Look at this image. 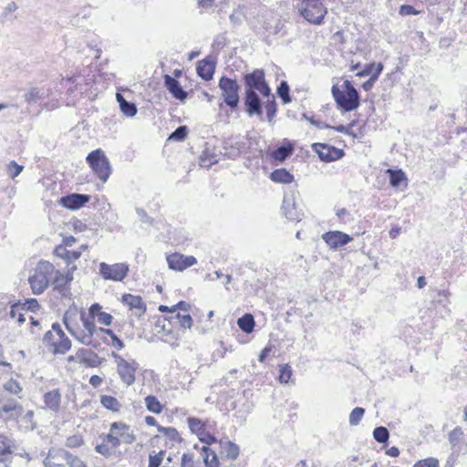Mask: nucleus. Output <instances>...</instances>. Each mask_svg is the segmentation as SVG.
<instances>
[{"mask_svg":"<svg viewBox=\"0 0 467 467\" xmlns=\"http://www.w3.org/2000/svg\"><path fill=\"white\" fill-rule=\"evenodd\" d=\"M463 432L461 428L457 427L449 434V441L452 447H455L461 441Z\"/></svg>","mask_w":467,"mask_h":467,"instance_id":"nucleus-50","label":"nucleus"},{"mask_svg":"<svg viewBox=\"0 0 467 467\" xmlns=\"http://www.w3.org/2000/svg\"><path fill=\"white\" fill-rule=\"evenodd\" d=\"M136 436L130 426L122 421H115L110 424L109 431L105 436V441L112 447H119L121 443L131 444L135 441Z\"/></svg>","mask_w":467,"mask_h":467,"instance_id":"nucleus-5","label":"nucleus"},{"mask_svg":"<svg viewBox=\"0 0 467 467\" xmlns=\"http://www.w3.org/2000/svg\"><path fill=\"white\" fill-rule=\"evenodd\" d=\"M6 170L9 177L15 179L22 172L24 166L17 164L15 161H11L6 165Z\"/></svg>","mask_w":467,"mask_h":467,"instance_id":"nucleus-48","label":"nucleus"},{"mask_svg":"<svg viewBox=\"0 0 467 467\" xmlns=\"http://www.w3.org/2000/svg\"><path fill=\"white\" fill-rule=\"evenodd\" d=\"M116 449H117V447H112V445H110L109 442L105 441V437L103 438V442L101 444H98L95 447V451L98 453H99L107 458L113 455Z\"/></svg>","mask_w":467,"mask_h":467,"instance_id":"nucleus-39","label":"nucleus"},{"mask_svg":"<svg viewBox=\"0 0 467 467\" xmlns=\"http://www.w3.org/2000/svg\"><path fill=\"white\" fill-rule=\"evenodd\" d=\"M111 356L116 362V369L120 380L126 386H131L136 380V373L139 368V364L136 360H127L115 352H112Z\"/></svg>","mask_w":467,"mask_h":467,"instance_id":"nucleus-8","label":"nucleus"},{"mask_svg":"<svg viewBox=\"0 0 467 467\" xmlns=\"http://www.w3.org/2000/svg\"><path fill=\"white\" fill-rule=\"evenodd\" d=\"M183 258L184 255L179 253H174L167 256L168 265L171 269L176 271H183Z\"/></svg>","mask_w":467,"mask_h":467,"instance_id":"nucleus-32","label":"nucleus"},{"mask_svg":"<svg viewBox=\"0 0 467 467\" xmlns=\"http://www.w3.org/2000/svg\"><path fill=\"white\" fill-rule=\"evenodd\" d=\"M343 90L337 85L331 88V93L339 109L345 112L352 111L360 105V98L358 90L349 80L343 83Z\"/></svg>","mask_w":467,"mask_h":467,"instance_id":"nucleus-1","label":"nucleus"},{"mask_svg":"<svg viewBox=\"0 0 467 467\" xmlns=\"http://www.w3.org/2000/svg\"><path fill=\"white\" fill-rule=\"evenodd\" d=\"M292 369L288 365L283 366L280 368L279 379L283 383H287L291 378Z\"/></svg>","mask_w":467,"mask_h":467,"instance_id":"nucleus-58","label":"nucleus"},{"mask_svg":"<svg viewBox=\"0 0 467 467\" xmlns=\"http://www.w3.org/2000/svg\"><path fill=\"white\" fill-rule=\"evenodd\" d=\"M374 439L379 443H385L389 438V432L386 427H377L373 431Z\"/></svg>","mask_w":467,"mask_h":467,"instance_id":"nucleus-42","label":"nucleus"},{"mask_svg":"<svg viewBox=\"0 0 467 467\" xmlns=\"http://www.w3.org/2000/svg\"><path fill=\"white\" fill-rule=\"evenodd\" d=\"M145 404L147 410L152 413L159 414L162 411L163 407L155 396H147L145 398Z\"/></svg>","mask_w":467,"mask_h":467,"instance_id":"nucleus-37","label":"nucleus"},{"mask_svg":"<svg viewBox=\"0 0 467 467\" xmlns=\"http://www.w3.org/2000/svg\"><path fill=\"white\" fill-rule=\"evenodd\" d=\"M276 93L284 104L291 102L290 88L286 81L282 80L277 87Z\"/></svg>","mask_w":467,"mask_h":467,"instance_id":"nucleus-35","label":"nucleus"},{"mask_svg":"<svg viewBox=\"0 0 467 467\" xmlns=\"http://www.w3.org/2000/svg\"><path fill=\"white\" fill-rule=\"evenodd\" d=\"M377 65L376 63H369V64H367L365 65L364 68L359 71L357 76L358 77H367V76H371L377 69Z\"/></svg>","mask_w":467,"mask_h":467,"instance_id":"nucleus-61","label":"nucleus"},{"mask_svg":"<svg viewBox=\"0 0 467 467\" xmlns=\"http://www.w3.org/2000/svg\"><path fill=\"white\" fill-rule=\"evenodd\" d=\"M244 104L248 116H263V103L256 92L245 90Z\"/></svg>","mask_w":467,"mask_h":467,"instance_id":"nucleus-12","label":"nucleus"},{"mask_svg":"<svg viewBox=\"0 0 467 467\" xmlns=\"http://www.w3.org/2000/svg\"><path fill=\"white\" fill-rule=\"evenodd\" d=\"M221 444L228 459L235 460L238 457L240 451L239 447L235 443L229 441H221Z\"/></svg>","mask_w":467,"mask_h":467,"instance_id":"nucleus-36","label":"nucleus"},{"mask_svg":"<svg viewBox=\"0 0 467 467\" xmlns=\"http://www.w3.org/2000/svg\"><path fill=\"white\" fill-rule=\"evenodd\" d=\"M171 319L177 320L180 326L184 328H190L192 326V318L189 314L182 315L177 313L174 316H171Z\"/></svg>","mask_w":467,"mask_h":467,"instance_id":"nucleus-43","label":"nucleus"},{"mask_svg":"<svg viewBox=\"0 0 467 467\" xmlns=\"http://www.w3.org/2000/svg\"><path fill=\"white\" fill-rule=\"evenodd\" d=\"M198 438H199V440L202 442H203V443H205L207 445L214 443L217 441L216 438L213 435H212L211 433H209L205 430L201 431V433L198 435Z\"/></svg>","mask_w":467,"mask_h":467,"instance_id":"nucleus-59","label":"nucleus"},{"mask_svg":"<svg viewBox=\"0 0 467 467\" xmlns=\"http://www.w3.org/2000/svg\"><path fill=\"white\" fill-rule=\"evenodd\" d=\"M116 99L123 114H125L127 117H133L136 115L138 110L136 105L133 102L127 101L119 93L116 94Z\"/></svg>","mask_w":467,"mask_h":467,"instance_id":"nucleus-27","label":"nucleus"},{"mask_svg":"<svg viewBox=\"0 0 467 467\" xmlns=\"http://www.w3.org/2000/svg\"><path fill=\"white\" fill-rule=\"evenodd\" d=\"M63 323L67 330L74 337L78 342L86 346H92L97 348L98 342H95L92 336H89L84 329L76 328L68 320V313L66 312L63 317Z\"/></svg>","mask_w":467,"mask_h":467,"instance_id":"nucleus-13","label":"nucleus"},{"mask_svg":"<svg viewBox=\"0 0 467 467\" xmlns=\"http://www.w3.org/2000/svg\"><path fill=\"white\" fill-rule=\"evenodd\" d=\"M270 179L276 183H291L294 181V175L286 169H276L270 174Z\"/></svg>","mask_w":467,"mask_h":467,"instance_id":"nucleus-25","label":"nucleus"},{"mask_svg":"<svg viewBox=\"0 0 467 467\" xmlns=\"http://www.w3.org/2000/svg\"><path fill=\"white\" fill-rule=\"evenodd\" d=\"M23 408L16 401H8L0 406V417L6 415L7 419H16L21 416Z\"/></svg>","mask_w":467,"mask_h":467,"instance_id":"nucleus-21","label":"nucleus"},{"mask_svg":"<svg viewBox=\"0 0 467 467\" xmlns=\"http://www.w3.org/2000/svg\"><path fill=\"white\" fill-rule=\"evenodd\" d=\"M294 151V147L290 144L288 145H281L277 149H275L273 153L272 157L280 162H283L285 161L288 157L292 155Z\"/></svg>","mask_w":467,"mask_h":467,"instance_id":"nucleus-30","label":"nucleus"},{"mask_svg":"<svg viewBox=\"0 0 467 467\" xmlns=\"http://www.w3.org/2000/svg\"><path fill=\"white\" fill-rule=\"evenodd\" d=\"M322 239L332 249H338L353 240V237L340 231H329L322 235Z\"/></svg>","mask_w":467,"mask_h":467,"instance_id":"nucleus-14","label":"nucleus"},{"mask_svg":"<svg viewBox=\"0 0 467 467\" xmlns=\"http://www.w3.org/2000/svg\"><path fill=\"white\" fill-rule=\"evenodd\" d=\"M365 410L360 407H357L349 414V424L351 426H357L361 419L363 418Z\"/></svg>","mask_w":467,"mask_h":467,"instance_id":"nucleus-47","label":"nucleus"},{"mask_svg":"<svg viewBox=\"0 0 467 467\" xmlns=\"http://www.w3.org/2000/svg\"><path fill=\"white\" fill-rule=\"evenodd\" d=\"M53 287L54 290L57 291V293L60 295L63 298H70L71 297V290L70 285L66 282V280L63 277V274L55 269V273L53 274Z\"/></svg>","mask_w":467,"mask_h":467,"instance_id":"nucleus-19","label":"nucleus"},{"mask_svg":"<svg viewBox=\"0 0 467 467\" xmlns=\"http://www.w3.org/2000/svg\"><path fill=\"white\" fill-rule=\"evenodd\" d=\"M90 197L87 194L71 193L60 199V204L69 210H78L88 202Z\"/></svg>","mask_w":467,"mask_h":467,"instance_id":"nucleus-15","label":"nucleus"},{"mask_svg":"<svg viewBox=\"0 0 467 467\" xmlns=\"http://www.w3.org/2000/svg\"><path fill=\"white\" fill-rule=\"evenodd\" d=\"M180 467H194V456L192 453H183Z\"/></svg>","mask_w":467,"mask_h":467,"instance_id":"nucleus-60","label":"nucleus"},{"mask_svg":"<svg viewBox=\"0 0 467 467\" xmlns=\"http://www.w3.org/2000/svg\"><path fill=\"white\" fill-rule=\"evenodd\" d=\"M122 302L133 310L137 317H141L146 311V306L140 296L125 294L122 296Z\"/></svg>","mask_w":467,"mask_h":467,"instance_id":"nucleus-18","label":"nucleus"},{"mask_svg":"<svg viewBox=\"0 0 467 467\" xmlns=\"http://www.w3.org/2000/svg\"><path fill=\"white\" fill-rule=\"evenodd\" d=\"M203 462L206 467H220L216 453L208 446L204 445L201 449Z\"/></svg>","mask_w":467,"mask_h":467,"instance_id":"nucleus-26","label":"nucleus"},{"mask_svg":"<svg viewBox=\"0 0 467 467\" xmlns=\"http://www.w3.org/2000/svg\"><path fill=\"white\" fill-rule=\"evenodd\" d=\"M187 421H188L190 430L193 433H196L197 436L201 433V431L205 430L204 423L199 419L189 417L187 419Z\"/></svg>","mask_w":467,"mask_h":467,"instance_id":"nucleus-46","label":"nucleus"},{"mask_svg":"<svg viewBox=\"0 0 467 467\" xmlns=\"http://www.w3.org/2000/svg\"><path fill=\"white\" fill-rule=\"evenodd\" d=\"M24 428L28 431H34L36 428V422L34 420V411L27 410L22 417Z\"/></svg>","mask_w":467,"mask_h":467,"instance_id":"nucleus-44","label":"nucleus"},{"mask_svg":"<svg viewBox=\"0 0 467 467\" xmlns=\"http://www.w3.org/2000/svg\"><path fill=\"white\" fill-rule=\"evenodd\" d=\"M420 12L416 10L410 5H402L400 7L399 14L400 16H410V15H418Z\"/></svg>","mask_w":467,"mask_h":467,"instance_id":"nucleus-62","label":"nucleus"},{"mask_svg":"<svg viewBox=\"0 0 467 467\" xmlns=\"http://www.w3.org/2000/svg\"><path fill=\"white\" fill-rule=\"evenodd\" d=\"M98 359H99L98 355L92 351V355L88 356L86 360H84L83 363L86 364L88 367L95 368V367H98L99 364Z\"/></svg>","mask_w":467,"mask_h":467,"instance_id":"nucleus-64","label":"nucleus"},{"mask_svg":"<svg viewBox=\"0 0 467 467\" xmlns=\"http://www.w3.org/2000/svg\"><path fill=\"white\" fill-rule=\"evenodd\" d=\"M164 86L172 95V97L182 102H184L188 97V93L182 88L180 82L171 76H164Z\"/></svg>","mask_w":467,"mask_h":467,"instance_id":"nucleus-17","label":"nucleus"},{"mask_svg":"<svg viewBox=\"0 0 467 467\" xmlns=\"http://www.w3.org/2000/svg\"><path fill=\"white\" fill-rule=\"evenodd\" d=\"M45 467H87L78 456L64 449L51 448L44 460Z\"/></svg>","mask_w":467,"mask_h":467,"instance_id":"nucleus-3","label":"nucleus"},{"mask_svg":"<svg viewBox=\"0 0 467 467\" xmlns=\"http://www.w3.org/2000/svg\"><path fill=\"white\" fill-rule=\"evenodd\" d=\"M83 444V439L79 435L69 436L66 441V446L68 448H78Z\"/></svg>","mask_w":467,"mask_h":467,"instance_id":"nucleus-55","label":"nucleus"},{"mask_svg":"<svg viewBox=\"0 0 467 467\" xmlns=\"http://www.w3.org/2000/svg\"><path fill=\"white\" fill-rule=\"evenodd\" d=\"M188 134L187 126L178 127L170 136L169 140L182 141L186 139Z\"/></svg>","mask_w":467,"mask_h":467,"instance_id":"nucleus-45","label":"nucleus"},{"mask_svg":"<svg viewBox=\"0 0 467 467\" xmlns=\"http://www.w3.org/2000/svg\"><path fill=\"white\" fill-rule=\"evenodd\" d=\"M23 310L26 309L31 312H36L40 308V305L36 298L26 299L25 303L21 304Z\"/></svg>","mask_w":467,"mask_h":467,"instance_id":"nucleus-56","label":"nucleus"},{"mask_svg":"<svg viewBox=\"0 0 467 467\" xmlns=\"http://www.w3.org/2000/svg\"><path fill=\"white\" fill-rule=\"evenodd\" d=\"M52 346L54 347L53 352L55 354H65L71 348V341L66 336V334L58 336V339L52 342Z\"/></svg>","mask_w":467,"mask_h":467,"instance_id":"nucleus-28","label":"nucleus"},{"mask_svg":"<svg viewBox=\"0 0 467 467\" xmlns=\"http://www.w3.org/2000/svg\"><path fill=\"white\" fill-rule=\"evenodd\" d=\"M313 150L323 161L331 162L341 159L344 156V150L325 143H314Z\"/></svg>","mask_w":467,"mask_h":467,"instance_id":"nucleus-11","label":"nucleus"},{"mask_svg":"<svg viewBox=\"0 0 467 467\" xmlns=\"http://www.w3.org/2000/svg\"><path fill=\"white\" fill-rule=\"evenodd\" d=\"M214 64L208 59H202L198 62L197 74L204 80H210L214 74Z\"/></svg>","mask_w":467,"mask_h":467,"instance_id":"nucleus-22","label":"nucleus"},{"mask_svg":"<svg viewBox=\"0 0 467 467\" xmlns=\"http://www.w3.org/2000/svg\"><path fill=\"white\" fill-rule=\"evenodd\" d=\"M129 265L126 264L119 263L109 265L100 263L99 274L106 280L122 281L128 275Z\"/></svg>","mask_w":467,"mask_h":467,"instance_id":"nucleus-10","label":"nucleus"},{"mask_svg":"<svg viewBox=\"0 0 467 467\" xmlns=\"http://www.w3.org/2000/svg\"><path fill=\"white\" fill-rule=\"evenodd\" d=\"M297 8L300 15L310 24L321 25L327 13L321 0H299Z\"/></svg>","mask_w":467,"mask_h":467,"instance_id":"nucleus-4","label":"nucleus"},{"mask_svg":"<svg viewBox=\"0 0 467 467\" xmlns=\"http://www.w3.org/2000/svg\"><path fill=\"white\" fill-rule=\"evenodd\" d=\"M218 87L222 91V98L226 106L232 109H236L240 102V86L236 79L223 76L219 79Z\"/></svg>","mask_w":467,"mask_h":467,"instance_id":"nucleus-7","label":"nucleus"},{"mask_svg":"<svg viewBox=\"0 0 467 467\" xmlns=\"http://www.w3.org/2000/svg\"><path fill=\"white\" fill-rule=\"evenodd\" d=\"M55 273V266L48 261L41 260L28 278V282L35 295H41L48 287Z\"/></svg>","mask_w":467,"mask_h":467,"instance_id":"nucleus-2","label":"nucleus"},{"mask_svg":"<svg viewBox=\"0 0 467 467\" xmlns=\"http://www.w3.org/2000/svg\"><path fill=\"white\" fill-rule=\"evenodd\" d=\"M112 316L109 313L102 312L101 314H99L98 317V322L99 324L105 325V326H110L112 323Z\"/></svg>","mask_w":467,"mask_h":467,"instance_id":"nucleus-63","label":"nucleus"},{"mask_svg":"<svg viewBox=\"0 0 467 467\" xmlns=\"http://www.w3.org/2000/svg\"><path fill=\"white\" fill-rule=\"evenodd\" d=\"M159 431L161 432L164 433V435L166 437H168L172 441H176L180 440L179 432L174 428L161 427V428H159Z\"/></svg>","mask_w":467,"mask_h":467,"instance_id":"nucleus-53","label":"nucleus"},{"mask_svg":"<svg viewBox=\"0 0 467 467\" xmlns=\"http://www.w3.org/2000/svg\"><path fill=\"white\" fill-rule=\"evenodd\" d=\"M265 109H266V116L269 122H271L274 119V117L276 114V102L275 98L274 95H270L269 98H267V100L265 103Z\"/></svg>","mask_w":467,"mask_h":467,"instance_id":"nucleus-40","label":"nucleus"},{"mask_svg":"<svg viewBox=\"0 0 467 467\" xmlns=\"http://www.w3.org/2000/svg\"><path fill=\"white\" fill-rule=\"evenodd\" d=\"M100 403L104 408L112 411H119L121 406L116 398L109 395L100 396Z\"/></svg>","mask_w":467,"mask_h":467,"instance_id":"nucleus-34","label":"nucleus"},{"mask_svg":"<svg viewBox=\"0 0 467 467\" xmlns=\"http://www.w3.org/2000/svg\"><path fill=\"white\" fill-rule=\"evenodd\" d=\"M245 90L258 91L263 97L269 98L271 88L265 78L264 69H254L253 72L244 76Z\"/></svg>","mask_w":467,"mask_h":467,"instance_id":"nucleus-9","label":"nucleus"},{"mask_svg":"<svg viewBox=\"0 0 467 467\" xmlns=\"http://www.w3.org/2000/svg\"><path fill=\"white\" fill-rule=\"evenodd\" d=\"M136 213L141 223L148 225H153L154 219L150 217L143 208H136Z\"/></svg>","mask_w":467,"mask_h":467,"instance_id":"nucleus-51","label":"nucleus"},{"mask_svg":"<svg viewBox=\"0 0 467 467\" xmlns=\"http://www.w3.org/2000/svg\"><path fill=\"white\" fill-rule=\"evenodd\" d=\"M237 325L242 331L246 334H250L254 328V318L252 314H244L243 317L238 318Z\"/></svg>","mask_w":467,"mask_h":467,"instance_id":"nucleus-29","label":"nucleus"},{"mask_svg":"<svg viewBox=\"0 0 467 467\" xmlns=\"http://www.w3.org/2000/svg\"><path fill=\"white\" fill-rule=\"evenodd\" d=\"M382 70H383L382 63H378L376 71L370 76V78L367 81H365L362 84V88L365 91H369L373 88L375 82L379 78V77L381 74Z\"/></svg>","mask_w":467,"mask_h":467,"instance_id":"nucleus-38","label":"nucleus"},{"mask_svg":"<svg viewBox=\"0 0 467 467\" xmlns=\"http://www.w3.org/2000/svg\"><path fill=\"white\" fill-rule=\"evenodd\" d=\"M164 453V451H161L159 453L155 455H150L148 467H160L163 461Z\"/></svg>","mask_w":467,"mask_h":467,"instance_id":"nucleus-54","label":"nucleus"},{"mask_svg":"<svg viewBox=\"0 0 467 467\" xmlns=\"http://www.w3.org/2000/svg\"><path fill=\"white\" fill-rule=\"evenodd\" d=\"M21 310H23V307L21 303L18 302L12 304L9 311L10 318H17V323L19 325L23 324L26 321L24 314L20 312Z\"/></svg>","mask_w":467,"mask_h":467,"instance_id":"nucleus-41","label":"nucleus"},{"mask_svg":"<svg viewBox=\"0 0 467 467\" xmlns=\"http://www.w3.org/2000/svg\"><path fill=\"white\" fill-rule=\"evenodd\" d=\"M45 407L53 412H57L61 404V393L58 389L47 391L43 396Z\"/></svg>","mask_w":467,"mask_h":467,"instance_id":"nucleus-20","label":"nucleus"},{"mask_svg":"<svg viewBox=\"0 0 467 467\" xmlns=\"http://www.w3.org/2000/svg\"><path fill=\"white\" fill-rule=\"evenodd\" d=\"M55 254L58 257L66 260L67 263L69 265L80 257L81 251L80 250H67V247L60 244L56 247Z\"/></svg>","mask_w":467,"mask_h":467,"instance_id":"nucleus-24","label":"nucleus"},{"mask_svg":"<svg viewBox=\"0 0 467 467\" xmlns=\"http://www.w3.org/2000/svg\"><path fill=\"white\" fill-rule=\"evenodd\" d=\"M4 389L12 394H18L22 391L20 383L15 379H9L7 382H5L4 384Z\"/></svg>","mask_w":467,"mask_h":467,"instance_id":"nucleus-49","label":"nucleus"},{"mask_svg":"<svg viewBox=\"0 0 467 467\" xmlns=\"http://www.w3.org/2000/svg\"><path fill=\"white\" fill-rule=\"evenodd\" d=\"M283 211L285 217L290 221H299L301 218V213L296 209L293 200H290L287 196H285L283 202Z\"/></svg>","mask_w":467,"mask_h":467,"instance_id":"nucleus-23","label":"nucleus"},{"mask_svg":"<svg viewBox=\"0 0 467 467\" xmlns=\"http://www.w3.org/2000/svg\"><path fill=\"white\" fill-rule=\"evenodd\" d=\"M389 183L392 187H399L401 182L407 180L406 174L401 170H388Z\"/></svg>","mask_w":467,"mask_h":467,"instance_id":"nucleus-33","label":"nucleus"},{"mask_svg":"<svg viewBox=\"0 0 467 467\" xmlns=\"http://www.w3.org/2000/svg\"><path fill=\"white\" fill-rule=\"evenodd\" d=\"M413 467H439V461L435 458H427L418 461Z\"/></svg>","mask_w":467,"mask_h":467,"instance_id":"nucleus-57","label":"nucleus"},{"mask_svg":"<svg viewBox=\"0 0 467 467\" xmlns=\"http://www.w3.org/2000/svg\"><path fill=\"white\" fill-rule=\"evenodd\" d=\"M80 320L82 322L84 330L88 333L89 336H99V329L92 318H89L85 312H81Z\"/></svg>","mask_w":467,"mask_h":467,"instance_id":"nucleus-31","label":"nucleus"},{"mask_svg":"<svg viewBox=\"0 0 467 467\" xmlns=\"http://www.w3.org/2000/svg\"><path fill=\"white\" fill-rule=\"evenodd\" d=\"M244 17V7L239 5L230 16V20L234 25H240Z\"/></svg>","mask_w":467,"mask_h":467,"instance_id":"nucleus-52","label":"nucleus"},{"mask_svg":"<svg viewBox=\"0 0 467 467\" xmlns=\"http://www.w3.org/2000/svg\"><path fill=\"white\" fill-rule=\"evenodd\" d=\"M50 94V88L45 86L30 87L27 89V91L24 94V99L27 104L32 105L48 98Z\"/></svg>","mask_w":467,"mask_h":467,"instance_id":"nucleus-16","label":"nucleus"},{"mask_svg":"<svg viewBox=\"0 0 467 467\" xmlns=\"http://www.w3.org/2000/svg\"><path fill=\"white\" fill-rule=\"evenodd\" d=\"M86 161L99 179L106 182L111 173V168L104 151L97 149L87 156Z\"/></svg>","mask_w":467,"mask_h":467,"instance_id":"nucleus-6","label":"nucleus"}]
</instances>
